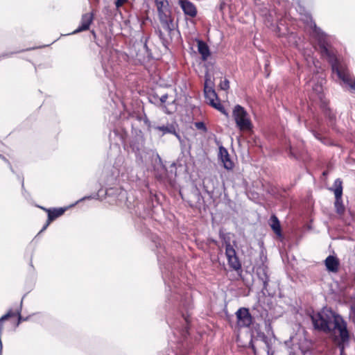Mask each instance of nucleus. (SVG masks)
I'll return each instance as SVG.
<instances>
[{"instance_id": "aec40b11", "label": "nucleus", "mask_w": 355, "mask_h": 355, "mask_svg": "<svg viewBox=\"0 0 355 355\" xmlns=\"http://www.w3.org/2000/svg\"><path fill=\"white\" fill-rule=\"evenodd\" d=\"M229 81L227 80H224L220 82V87L223 90H227L229 88Z\"/></svg>"}, {"instance_id": "cd10ccee", "label": "nucleus", "mask_w": 355, "mask_h": 355, "mask_svg": "<svg viewBox=\"0 0 355 355\" xmlns=\"http://www.w3.org/2000/svg\"><path fill=\"white\" fill-rule=\"evenodd\" d=\"M263 274H264L265 278L264 279L263 278V281L264 283H266L268 281V277H267L265 272H263Z\"/></svg>"}, {"instance_id": "b1692460", "label": "nucleus", "mask_w": 355, "mask_h": 355, "mask_svg": "<svg viewBox=\"0 0 355 355\" xmlns=\"http://www.w3.org/2000/svg\"><path fill=\"white\" fill-rule=\"evenodd\" d=\"M15 314L17 315L19 317V320H18V322L17 324V326H18L19 324V323L21 322V321L24 320L25 319H22L19 311H17V313Z\"/></svg>"}, {"instance_id": "6e6552de", "label": "nucleus", "mask_w": 355, "mask_h": 355, "mask_svg": "<svg viewBox=\"0 0 355 355\" xmlns=\"http://www.w3.org/2000/svg\"><path fill=\"white\" fill-rule=\"evenodd\" d=\"M179 4L186 15L191 17H196L197 10L196 6L191 2L188 0H179Z\"/></svg>"}, {"instance_id": "f257e3e1", "label": "nucleus", "mask_w": 355, "mask_h": 355, "mask_svg": "<svg viewBox=\"0 0 355 355\" xmlns=\"http://www.w3.org/2000/svg\"><path fill=\"white\" fill-rule=\"evenodd\" d=\"M314 327L334 336L338 341L340 355L349 340L347 324L343 318L329 308H324L311 316Z\"/></svg>"}, {"instance_id": "423d86ee", "label": "nucleus", "mask_w": 355, "mask_h": 355, "mask_svg": "<svg viewBox=\"0 0 355 355\" xmlns=\"http://www.w3.org/2000/svg\"><path fill=\"white\" fill-rule=\"evenodd\" d=\"M237 324L240 327H249L252 322V318L246 308H240L236 313Z\"/></svg>"}, {"instance_id": "4468645a", "label": "nucleus", "mask_w": 355, "mask_h": 355, "mask_svg": "<svg viewBox=\"0 0 355 355\" xmlns=\"http://www.w3.org/2000/svg\"><path fill=\"white\" fill-rule=\"evenodd\" d=\"M270 225L275 233L278 236H281V227L279 221L275 216H272L270 217Z\"/></svg>"}, {"instance_id": "9b49d317", "label": "nucleus", "mask_w": 355, "mask_h": 355, "mask_svg": "<svg viewBox=\"0 0 355 355\" xmlns=\"http://www.w3.org/2000/svg\"><path fill=\"white\" fill-rule=\"evenodd\" d=\"M327 270L329 272H337L339 269L340 261L336 257L328 256L324 261Z\"/></svg>"}, {"instance_id": "f8f14e48", "label": "nucleus", "mask_w": 355, "mask_h": 355, "mask_svg": "<svg viewBox=\"0 0 355 355\" xmlns=\"http://www.w3.org/2000/svg\"><path fill=\"white\" fill-rule=\"evenodd\" d=\"M219 157L221 162L223 163V166L226 169H232L233 168V163L230 159V155L227 150L223 148H219Z\"/></svg>"}, {"instance_id": "f03ea898", "label": "nucleus", "mask_w": 355, "mask_h": 355, "mask_svg": "<svg viewBox=\"0 0 355 355\" xmlns=\"http://www.w3.org/2000/svg\"><path fill=\"white\" fill-rule=\"evenodd\" d=\"M311 26L313 28L312 35L318 40L322 56L327 59L331 65L333 72L337 74L338 78L355 92V79L349 73L345 63L335 55L331 46L329 44V37L315 24H311Z\"/></svg>"}, {"instance_id": "c85d7f7f", "label": "nucleus", "mask_w": 355, "mask_h": 355, "mask_svg": "<svg viewBox=\"0 0 355 355\" xmlns=\"http://www.w3.org/2000/svg\"><path fill=\"white\" fill-rule=\"evenodd\" d=\"M329 117L331 119H333V118H334V116H330Z\"/></svg>"}, {"instance_id": "ddd939ff", "label": "nucleus", "mask_w": 355, "mask_h": 355, "mask_svg": "<svg viewBox=\"0 0 355 355\" xmlns=\"http://www.w3.org/2000/svg\"><path fill=\"white\" fill-rule=\"evenodd\" d=\"M198 50L203 60H206L210 55L208 46L202 41L198 42Z\"/></svg>"}, {"instance_id": "1a4fd4ad", "label": "nucleus", "mask_w": 355, "mask_h": 355, "mask_svg": "<svg viewBox=\"0 0 355 355\" xmlns=\"http://www.w3.org/2000/svg\"><path fill=\"white\" fill-rule=\"evenodd\" d=\"M92 20L93 15L92 13L84 14L81 18L80 25L73 32V34L88 30Z\"/></svg>"}, {"instance_id": "393cba45", "label": "nucleus", "mask_w": 355, "mask_h": 355, "mask_svg": "<svg viewBox=\"0 0 355 355\" xmlns=\"http://www.w3.org/2000/svg\"><path fill=\"white\" fill-rule=\"evenodd\" d=\"M317 93H320L322 91L321 85H316L315 87L313 88Z\"/></svg>"}, {"instance_id": "bb28decb", "label": "nucleus", "mask_w": 355, "mask_h": 355, "mask_svg": "<svg viewBox=\"0 0 355 355\" xmlns=\"http://www.w3.org/2000/svg\"><path fill=\"white\" fill-rule=\"evenodd\" d=\"M89 198H91V196L84 197L82 199H80V201H83L85 199H89ZM78 202H79V200L76 203H78Z\"/></svg>"}, {"instance_id": "a878e982", "label": "nucleus", "mask_w": 355, "mask_h": 355, "mask_svg": "<svg viewBox=\"0 0 355 355\" xmlns=\"http://www.w3.org/2000/svg\"><path fill=\"white\" fill-rule=\"evenodd\" d=\"M167 98H168L167 94L162 95L160 98V101L162 103H165L166 101Z\"/></svg>"}, {"instance_id": "20e7f679", "label": "nucleus", "mask_w": 355, "mask_h": 355, "mask_svg": "<svg viewBox=\"0 0 355 355\" xmlns=\"http://www.w3.org/2000/svg\"><path fill=\"white\" fill-rule=\"evenodd\" d=\"M331 190L334 191L335 195V207L336 211L338 214H343L344 212L345 207L342 200L343 186L340 179L338 178L335 180L334 183V189H331Z\"/></svg>"}, {"instance_id": "4be33fe9", "label": "nucleus", "mask_w": 355, "mask_h": 355, "mask_svg": "<svg viewBox=\"0 0 355 355\" xmlns=\"http://www.w3.org/2000/svg\"><path fill=\"white\" fill-rule=\"evenodd\" d=\"M157 130L162 131L164 133L172 132V130L166 126H157L155 128Z\"/></svg>"}, {"instance_id": "6ab92c4d", "label": "nucleus", "mask_w": 355, "mask_h": 355, "mask_svg": "<svg viewBox=\"0 0 355 355\" xmlns=\"http://www.w3.org/2000/svg\"><path fill=\"white\" fill-rule=\"evenodd\" d=\"M213 85H214V83H213L211 76L208 73H207L205 75V81L204 88H207V87H209V86L210 87H213Z\"/></svg>"}, {"instance_id": "c756f323", "label": "nucleus", "mask_w": 355, "mask_h": 355, "mask_svg": "<svg viewBox=\"0 0 355 355\" xmlns=\"http://www.w3.org/2000/svg\"><path fill=\"white\" fill-rule=\"evenodd\" d=\"M312 61H313V64L315 65V61L313 60Z\"/></svg>"}, {"instance_id": "39448f33", "label": "nucleus", "mask_w": 355, "mask_h": 355, "mask_svg": "<svg viewBox=\"0 0 355 355\" xmlns=\"http://www.w3.org/2000/svg\"><path fill=\"white\" fill-rule=\"evenodd\" d=\"M225 254L228 264L231 268L234 270L241 269V264L236 256L234 247L230 243H226L225 245Z\"/></svg>"}, {"instance_id": "5701e85b", "label": "nucleus", "mask_w": 355, "mask_h": 355, "mask_svg": "<svg viewBox=\"0 0 355 355\" xmlns=\"http://www.w3.org/2000/svg\"><path fill=\"white\" fill-rule=\"evenodd\" d=\"M128 0H116L115 2L116 7L117 8L121 7Z\"/></svg>"}, {"instance_id": "dca6fc26", "label": "nucleus", "mask_w": 355, "mask_h": 355, "mask_svg": "<svg viewBox=\"0 0 355 355\" xmlns=\"http://www.w3.org/2000/svg\"><path fill=\"white\" fill-rule=\"evenodd\" d=\"M204 92L206 98L209 101V103H213L214 101H217L216 94L213 89V87H207V88H204Z\"/></svg>"}, {"instance_id": "9d476101", "label": "nucleus", "mask_w": 355, "mask_h": 355, "mask_svg": "<svg viewBox=\"0 0 355 355\" xmlns=\"http://www.w3.org/2000/svg\"><path fill=\"white\" fill-rule=\"evenodd\" d=\"M48 212V220L45 225L42 229L41 232L45 230L47 227L49 225V224L55 218L61 216L64 211H66V209L64 208H59V209H45Z\"/></svg>"}, {"instance_id": "2eb2a0df", "label": "nucleus", "mask_w": 355, "mask_h": 355, "mask_svg": "<svg viewBox=\"0 0 355 355\" xmlns=\"http://www.w3.org/2000/svg\"><path fill=\"white\" fill-rule=\"evenodd\" d=\"M14 315H15V313H13L12 311H9L8 313L5 314L0 318V355H1L2 348H3V345H2V341H1V334H2L3 329V323L5 320H8L9 318L14 316Z\"/></svg>"}, {"instance_id": "412c9836", "label": "nucleus", "mask_w": 355, "mask_h": 355, "mask_svg": "<svg viewBox=\"0 0 355 355\" xmlns=\"http://www.w3.org/2000/svg\"><path fill=\"white\" fill-rule=\"evenodd\" d=\"M195 125H196V128H198V130H202L205 132L207 131L206 126L203 122H196L195 123Z\"/></svg>"}, {"instance_id": "7ed1b4c3", "label": "nucleus", "mask_w": 355, "mask_h": 355, "mask_svg": "<svg viewBox=\"0 0 355 355\" xmlns=\"http://www.w3.org/2000/svg\"><path fill=\"white\" fill-rule=\"evenodd\" d=\"M233 117L236 126L241 131H250L252 128V123L248 113L241 105H236L233 110Z\"/></svg>"}, {"instance_id": "0eeeda50", "label": "nucleus", "mask_w": 355, "mask_h": 355, "mask_svg": "<svg viewBox=\"0 0 355 355\" xmlns=\"http://www.w3.org/2000/svg\"><path fill=\"white\" fill-rule=\"evenodd\" d=\"M159 21L162 27L168 32H170L173 28V20L171 17V12L169 9L162 10L158 11Z\"/></svg>"}, {"instance_id": "a211bd4d", "label": "nucleus", "mask_w": 355, "mask_h": 355, "mask_svg": "<svg viewBox=\"0 0 355 355\" xmlns=\"http://www.w3.org/2000/svg\"><path fill=\"white\" fill-rule=\"evenodd\" d=\"M218 100L216 101H214L213 103H209V104L213 106L214 108H216V110H219L220 112H221L223 114H224L225 115L227 116V113L225 112L223 106L219 103V102H217Z\"/></svg>"}, {"instance_id": "f3484780", "label": "nucleus", "mask_w": 355, "mask_h": 355, "mask_svg": "<svg viewBox=\"0 0 355 355\" xmlns=\"http://www.w3.org/2000/svg\"><path fill=\"white\" fill-rule=\"evenodd\" d=\"M157 11L166 10L168 8V3L167 0H155Z\"/></svg>"}]
</instances>
